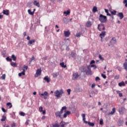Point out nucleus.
<instances>
[{"mask_svg":"<svg viewBox=\"0 0 127 127\" xmlns=\"http://www.w3.org/2000/svg\"><path fill=\"white\" fill-rule=\"evenodd\" d=\"M20 116H21L22 117H24L25 116V113L24 112H20L19 113Z\"/></svg>","mask_w":127,"mask_h":127,"instance_id":"obj_43","label":"nucleus"},{"mask_svg":"<svg viewBox=\"0 0 127 127\" xmlns=\"http://www.w3.org/2000/svg\"><path fill=\"white\" fill-rule=\"evenodd\" d=\"M117 16L120 17V19H123L124 18V13L123 12H119Z\"/></svg>","mask_w":127,"mask_h":127,"instance_id":"obj_16","label":"nucleus"},{"mask_svg":"<svg viewBox=\"0 0 127 127\" xmlns=\"http://www.w3.org/2000/svg\"><path fill=\"white\" fill-rule=\"evenodd\" d=\"M86 75H92L93 72H92V70H91V67L90 65L87 66V70L85 71Z\"/></svg>","mask_w":127,"mask_h":127,"instance_id":"obj_8","label":"nucleus"},{"mask_svg":"<svg viewBox=\"0 0 127 127\" xmlns=\"http://www.w3.org/2000/svg\"><path fill=\"white\" fill-rule=\"evenodd\" d=\"M124 69L126 70V71H127V62H125L124 64Z\"/></svg>","mask_w":127,"mask_h":127,"instance_id":"obj_34","label":"nucleus"},{"mask_svg":"<svg viewBox=\"0 0 127 127\" xmlns=\"http://www.w3.org/2000/svg\"><path fill=\"white\" fill-rule=\"evenodd\" d=\"M109 16H111V17H112V19H114V15L110 14V15H109Z\"/></svg>","mask_w":127,"mask_h":127,"instance_id":"obj_59","label":"nucleus"},{"mask_svg":"<svg viewBox=\"0 0 127 127\" xmlns=\"http://www.w3.org/2000/svg\"><path fill=\"white\" fill-rule=\"evenodd\" d=\"M5 120H6V117L4 116H3L1 119V122H5Z\"/></svg>","mask_w":127,"mask_h":127,"instance_id":"obj_33","label":"nucleus"},{"mask_svg":"<svg viewBox=\"0 0 127 127\" xmlns=\"http://www.w3.org/2000/svg\"><path fill=\"white\" fill-rule=\"evenodd\" d=\"M28 12L29 14H30L31 15H33V14H34V11L31 12V10L30 9L28 10Z\"/></svg>","mask_w":127,"mask_h":127,"instance_id":"obj_29","label":"nucleus"},{"mask_svg":"<svg viewBox=\"0 0 127 127\" xmlns=\"http://www.w3.org/2000/svg\"><path fill=\"white\" fill-rule=\"evenodd\" d=\"M118 85L119 87H122V86H126V84L124 81H122L121 82L119 83Z\"/></svg>","mask_w":127,"mask_h":127,"instance_id":"obj_27","label":"nucleus"},{"mask_svg":"<svg viewBox=\"0 0 127 127\" xmlns=\"http://www.w3.org/2000/svg\"><path fill=\"white\" fill-rule=\"evenodd\" d=\"M29 120H27L26 121V122H25V125H26V126H28V125H29Z\"/></svg>","mask_w":127,"mask_h":127,"instance_id":"obj_49","label":"nucleus"},{"mask_svg":"<svg viewBox=\"0 0 127 127\" xmlns=\"http://www.w3.org/2000/svg\"><path fill=\"white\" fill-rule=\"evenodd\" d=\"M43 113H42V114H43V115H45V114H46V112L45 111V110H43Z\"/></svg>","mask_w":127,"mask_h":127,"instance_id":"obj_57","label":"nucleus"},{"mask_svg":"<svg viewBox=\"0 0 127 127\" xmlns=\"http://www.w3.org/2000/svg\"><path fill=\"white\" fill-rule=\"evenodd\" d=\"M55 96L57 98V99H59V98H61L62 97V95L64 94V90L63 89H61L60 90H57L54 92Z\"/></svg>","mask_w":127,"mask_h":127,"instance_id":"obj_2","label":"nucleus"},{"mask_svg":"<svg viewBox=\"0 0 127 127\" xmlns=\"http://www.w3.org/2000/svg\"><path fill=\"white\" fill-rule=\"evenodd\" d=\"M1 79H2V80H4V79H5V74H4L2 75V76L1 77Z\"/></svg>","mask_w":127,"mask_h":127,"instance_id":"obj_44","label":"nucleus"},{"mask_svg":"<svg viewBox=\"0 0 127 127\" xmlns=\"http://www.w3.org/2000/svg\"><path fill=\"white\" fill-rule=\"evenodd\" d=\"M11 127H15V123H13V124L11 125Z\"/></svg>","mask_w":127,"mask_h":127,"instance_id":"obj_55","label":"nucleus"},{"mask_svg":"<svg viewBox=\"0 0 127 127\" xmlns=\"http://www.w3.org/2000/svg\"><path fill=\"white\" fill-rule=\"evenodd\" d=\"M123 3H126L125 6H126V7H127V2H123Z\"/></svg>","mask_w":127,"mask_h":127,"instance_id":"obj_64","label":"nucleus"},{"mask_svg":"<svg viewBox=\"0 0 127 127\" xmlns=\"http://www.w3.org/2000/svg\"><path fill=\"white\" fill-rule=\"evenodd\" d=\"M11 65H12V67H17V64H16V63H14L13 62H11L10 63Z\"/></svg>","mask_w":127,"mask_h":127,"instance_id":"obj_25","label":"nucleus"},{"mask_svg":"<svg viewBox=\"0 0 127 127\" xmlns=\"http://www.w3.org/2000/svg\"><path fill=\"white\" fill-rule=\"evenodd\" d=\"M93 24V23L90 21H88L86 23V27H91V26H92Z\"/></svg>","mask_w":127,"mask_h":127,"instance_id":"obj_15","label":"nucleus"},{"mask_svg":"<svg viewBox=\"0 0 127 127\" xmlns=\"http://www.w3.org/2000/svg\"><path fill=\"white\" fill-rule=\"evenodd\" d=\"M2 12L5 15H8V14H9V10H3Z\"/></svg>","mask_w":127,"mask_h":127,"instance_id":"obj_21","label":"nucleus"},{"mask_svg":"<svg viewBox=\"0 0 127 127\" xmlns=\"http://www.w3.org/2000/svg\"><path fill=\"white\" fill-rule=\"evenodd\" d=\"M39 95L40 97H44V98L45 99V100H46L47 97L49 96V93H48L47 91H45L44 93H40Z\"/></svg>","mask_w":127,"mask_h":127,"instance_id":"obj_7","label":"nucleus"},{"mask_svg":"<svg viewBox=\"0 0 127 127\" xmlns=\"http://www.w3.org/2000/svg\"><path fill=\"white\" fill-rule=\"evenodd\" d=\"M119 78H120V75H116L115 77V79H116V80H118V79H119Z\"/></svg>","mask_w":127,"mask_h":127,"instance_id":"obj_48","label":"nucleus"},{"mask_svg":"<svg viewBox=\"0 0 127 127\" xmlns=\"http://www.w3.org/2000/svg\"><path fill=\"white\" fill-rule=\"evenodd\" d=\"M11 58L13 61H16V57L14 55H12Z\"/></svg>","mask_w":127,"mask_h":127,"instance_id":"obj_31","label":"nucleus"},{"mask_svg":"<svg viewBox=\"0 0 127 127\" xmlns=\"http://www.w3.org/2000/svg\"><path fill=\"white\" fill-rule=\"evenodd\" d=\"M81 117H82V121L84 124H88L90 127H94L95 126L94 123L86 121V115L85 114H82Z\"/></svg>","mask_w":127,"mask_h":127,"instance_id":"obj_5","label":"nucleus"},{"mask_svg":"<svg viewBox=\"0 0 127 127\" xmlns=\"http://www.w3.org/2000/svg\"><path fill=\"white\" fill-rule=\"evenodd\" d=\"M6 106L7 107H9V109H11V108H12V105L10 103H7Z\"/></svg>","mask_w":127,"mask_h":127,"instance_id":"obj_36","label":"nucleus"},{"mask_svg":"<svg viewBox=\"0 0 127 127\" xmlns=\"http://www.w3.org/2000/svg\"><path fill=\"white\" fill-rule=\"evenodd\" d=\"M115 113H116V108H113L112 111L110 113H108V115L109 116H110V115H114V114H115Z\"/></svg>","mask_w":127,"mask_h":127,"instance_id":"obj_20","label":"nucleus"},{"mask_svg":"<svg viewBox=\"0 0 127 127\" xmlns=\"http://www.w3.org/2000/svg\"><path fill=\"white\" fill-rule=\"evenodd\" d=\"M71 56L73 59H76V53H74V52H71Z\"/></svg>","mask_w":127,"mask_h":127,"instance_id":"obj_24","label":"nucleus"},{"mask_svg":"<svg viewBox=\"0 0 127 127\" xmlns=\"http://www.w3.org/2000/svg\"><path fill=\"white\" fill-rule=\"evenodd\" d=\"M23 68L24 69L27 70V69L28 68V66L27 65H24Z\"/></svg>","mask_w":127,"mask_h":127,"instance_id":"obj_53","label":"nucleus"},{"mask_svg":"<svg viewBox=\"0 0 127 127\" xmlns=\"http://www.w3.org/2000/svg\"><path fill=\"white\" fill-rule=\"evenodd\" d=\"M22 75L23 76H24V75H25V69H24V68H23V71H22L21 73H18L19 77H21V76H22Z\"/></svg>","mask_w":127,"mask_h":127,"instance_id":"obj_17","label":"nucleus"},{"mask_svg":"<svg viewBox=\"0 0 127 127\" xmlns=\"http://www.w3.org/2000/svg\"><path fill=\"white\" fill-rule=\"evenodd\" d=\"M119 95L120 97H123V93H119Z\"/></svg>","mask_w":127,"mask_h":127,"instance_id":"obj_60","label":"nucleus"},{"mask_svg":"<svg viewBox=\"0 0 127 127\" xmlns=\"http://www.w3.org/2000/svg\"><path fill=\"white\" fill-rule=\"evenodd\" d=\"M35 40H29L28 42V45L30 46L31 44H33V43H35Z\"/></svg>","mask_w":127,"mask_h":127,"instance_id":"obj_18","label":"nucleus"},{"mask_svg":"<svg viewBox=\"0 0 127 127\" xmlns=\"http://www.w3.org/2000/svg\"><path fill=\"white\" fill-rule=\"evenodd\" d=\"M27 40H30V37H29V36H28L27 37Z\"/></svg>","mask_w":127,"mask_h":127,"instance_id":"obj_62","label":"nucleus"},{"mask_svg":"<svg viewBox=\"0 0 127 127\" xmlns=\"http://www.w3.org/2000/svg\"><path fill=\"white\" fill-rule=\"evenodd\" d=\"M68 125V123H65V122L62 121L60 123V125H59L57 123L53 124V127H64L65 126Z\"/></svg>","mask_w":127,"mask_h":127,"instance_id":"obj_4","label":"nucleus"},{"mask_svg":"<svg viewBox=\"0 0 127 127\" xmlns=\"http://www.w3.org/2000/svg\"><path fill=\"white\" fill-rule=\"evenodd\" d=\"M34 5L37 6V7H40V4H39V2L36 0H35L33 2Z\"/></svg>","mask_w":127,"mask_h":127,"instance_id":"obj_13","label":"nucleus"},{"mask_svg":"<svg viewBox=\"0 0 127 127\" xmlns=\"http://www.w3.org/2000/svg\"><path fill=\"white\" fill-rule=\"evenodd\" d=\"M66 110H67V107H63L60 111H57V112H56L55 116L57 117V118H60V119H63V115H62V114H63V111H66Z\"/></svg>","mask_w":127,"mask_h":127,"instance_id":"obj_1","label":"nucleus"},{"mask_svg":"<svg viewBox=\"0 0 127 127\" xmlns=\"http://www.w3.org/2000/svg\"><path fill=\"white\" fill-rule=\"evenodd\" d=\"M79 77V73L78 72L73 73L72 74V80H77L78 79V77Z\"/></svg>","mask_w":127,"mask_h":127,"instance_id":"obj_10","label":"nucleus"},{"mask_svg":"<svg viewBox=\"0 0 127 127\" xmlns=\"http://www.w3.org/2000/svg\"><path fill=\"white\" fill-rule=\"evenodd\" d=\"M39 111L40 113H42L43 112V108L42 107H40L39 108Z\"/></svg>","mask_w":127,"mask_h":127,"instance_id":"obj_38","label":"nucleus"},{"mask_svg":"<svg viewBox=\"0 0 127 127\" xmlns=\"http://www.w3.org/2000/svg\"><path fill=\"white\" fill-rule=\"evenodd\" d=\"M116 42H117V40L115 38H112L110 41V43H112V44H115Z\"/></svg>","mask_w":127,"mask_h":127,"instance_id":"obj_22","label":"nucleus"},{"mask_svg":"<svg viewBox=\"0 0 127 127\" xmlns=\"http://www.w3.org/2000/svg\"><path fill=\"white\" fill-rule=\"evenodd\" d=\"M90 67H92V68H94V69H97V66H96V65L95 64H91V66H90Z\"/></svg>","mask_w":127,"mask_h":127,"instance_id":"obj_39","label":"nucleus"},{"mask_svg":"<svg viewBox=\"0 0 127 127\" xmlns=\"http://www.w3.org/2000/svg\"><path fill=\"white\" fill-rule=\"evenodd\" d=\"M106 36V31H103L100 34V37L101 38V40L103 39V37Z\"/></svg>","mask_w":127,"mask_h":127,"instance_id":"obj_14","label":"nucleus"},{"mask_svg":"<svg viewBox=\"0 0 127 127\" xmlns=\"http://www.w3.org/2000/svg\"><path fill=\"white\" fill-rule=\"evenodd\" d=\"M31 61H33V60H35V58H34V56H33L32 58H31Z\"/></svg>","mask_w":127,"mask_h":127,"instance_id":"obj_56","label":"nucleus"},{"mask_svg":"<svg viewBox=\"0 0 127 127\" xmlns=\"http://www.w3.org/2000/svg\"><path fill=\"white\" fill-rule=\"evenodd\" d=\"M95 60H92L90 63V65H92V64H95Z\"/></svg>","mask_w":127,"mask_h":127,"instance_id":"obj_46","label":"nucleus"},{"mask_svg":"<svg viewBox=\"0 0 127 127\" xmlns=\"http://www.w3.org/2000/svg\"><path fill=\"white\" fill-rule=\"evenodd\" d=\"M64 14H66V16L68 15V14H70V11L67 10L64 12Z\"/></svg>","mask_w":127,"mask_h":127,"instance_id":"obj_35","label":"nucleus"},{"mask_svg":"<svg viewBox=\"0 0 127 127\" xmlns=\"http://www.w3.org/2000/svg\"><path fill=\"white\" fill-rule=\"evenodd\" d=\"M95 86V84H92L91 86V88L93 89V88H94Z\"/></svg>","mask_w":127,"mask_h":127,"instance_id":"obj_58","label":"nucleus"},{"mask_svg":"<svg viewBox=\"0 0 127 127\" xmlns=\"http://www.w3.org/2000/svg\"><path fill=\"white\" fill-rule=\"evenodd\" d=\"M104 10L106 12V13H107V15L110 16V15H111V14H110V13H109V10L107 9H104Z\"/></svg>","mask_w":127,"mask_h":127,"instance_id":"obj_30","label":"nucleus"},{"mask_svg":"<svg viewBox=\"0 0 127 127\" xmlns=\"http://www.w3.org/2000/svg\"><path fill=\"white\" fill-rule=\"evenodd\" d=\"M3 17V15L0 14V19H1Z\"/></svg>","mask_w":127,"mask_h":127,"instance_id":"obj_61","label":"nucleus"},{"mask_svg":"<svg viewBox=\"0 0 127 127\" xmlns=\"http://www.w3.org/2000/svg\"><path fill=\"white\" fill-rule=\"evenodd\" d=\"M117 69H118V70L119 71H122V67H120V66H118V67H117Z\"/></svg>","mask_w":127,"mask_h":127,"instance_id":"obj_51","label":"nucleus"},{"mask_svg":"<svg viewBox=\"0 0 127 127\" xmlns=\"http://www.w3.org/2000/svg\"><path fill=\"white\" fill-rule=\"evenodd\" d=\"M111 13L113 15H116V14H117V11H116L115 10H114L113 11H111Z\"/></svg>","mask_w":127,"mask_h":127,"instance_id":"obj_32","label":"nucleus"},{"mask_svg":"<svg viewBox=\"0 0 127 127\" xmlns=\"http://www.w3.org/2000/svg\"><path fill=\"white\" fill-rule=\"evenodd\" d=\"M67 92L68 93V95H70V94H71V89H68L67 90Z\"/></svg>","mask_w":127,"mask_h":127,"instance_id":"obj_47","label":"nucleus"},{"mask_svg":"<svg viewBox=\"0 0 127 127\" xmlns=\"http://www.w3.org/2000/svg\"><path fill=\"white\" fill-rule=\"evenodd\" d=\"M1 110L3 113H5V112H6V111H5V109H4V108H1Z\"/></svg>","mask_w":127,"mask_h":127,"instance_id":"obj_54","label":"nucleus"},{"mask_svg":"<svg viewBox=\"0 0 127 127\" xmlns=\"http://www.w3.org/2000/svg\"><path fill=\"white\" fill-rule=\"evenodd\" d=\"M64 34L65 37H69V36H70V32L68 31H64Z\"/></svg>","mask_w":127,"mask_h":127,"instance_id":"obj_19","label":"nucleus"},{"mask_svg":"<svg viewBox=\"0 0 127 127\" xmlns=\"http://www.w3.org/2000/svg\"><path fill=\"white\" fill-rule=\"evenodd\" d=\"M99 59H100V60H102V61H104V58H103L102 57V55H99Z\"/></svg>","mask_w":127,"mask_h":127,"instance_id":"obj_41","label":"nucleus"},{"mask_svg":"<svg viewBox=\"0 0 127 127\" xmlns=\"http://www.w3.org/2000/svg\"><path fill=\"white\" fill-rule=\"evenodd\" d=\"M98 19L101 23H106L107 21H108V18H107V16H105L102 14L99 15V17Z\"/></svg>","mask_w":127,"mask_h":127,"instance_id":"obj_3","label":"nucleus"},{"mask_svg":"<svg viewBox=\"0 0 127 127\" xmlns=\"http://www.w3.org/2000/svg\"><path fill=\"white\" fill-rule=\"evenodd\" d=\"M41 72H42L41 68L38 69L36 72L35 77H37L38 76H40L41 75Z\"/></svg>","mask_w":127,"mask_h":127,"instance_id":"obj_9","label":"nucleus"},{"mask_svg":"<svg viewBox=\"0 0 127 127\" xmlns=\"http://www.w3.org/2000/svg\"><path fill=\"white\" fill-rule=\"evenodd\" d=\"M92 11L94 13L97 12V11H98V8L97 7V6H94L93 7V8L92 9Z\"/></svg>","mask_w":127,"mask_h":127,"instance_id":"obj_26","label":"nucleus"},{"mask_svg":"<svg viewBox=\"0 0 127 127\" xmlns=\"http://www.w3.org/2000/svg\"><path fill=\"white\" fill-rule=\"evenodd\" d=\"M57 76H58V74L57 73H54V74H53L54 78H56V77H57Z\"/></svg>","mask_w":127,"mask_h":127,"instance_id":"obj_50","label":"nucleus"},{"mask_svg":"<svg viewBox=\"0 0 127 127\" xmlns=\"http://www.w3.org/2000/svg\"><path fill=\"white\" fill-rule=\"evenodd\" d=\"M125 107H120L119 108V113L121 115H123V114H124V113L125 112Z\"/></svg>","mask_w":127,"mask_h":127,"instance_id":"obj_12","label":"nucleus"},{"mask_svg":"<svg viewBox=\"0 0 127 127\" xmlns=\"http://www.w3.org/2000/svg\"><path fill=\"white\" fill-rule=\"evenodd\" d=\"M44 80H45L47 83H49V82H50V79H49V77H48V76L45 77Z\"/></svg>","mask_w":127,"mask_h":127,"instance_id":"obj_28","label":"nucleus"},{"mask_svg":"<svg viewBox=\"0 0 127 127\" xmlns=\"http://www.w3.org/2000/svg\"><path fill=\"white\" fill-rule=\"evenodd\" d=\"M6 60H7V61H9L10 62H12V60L11 59L9 58V57H7L6 58Z\"/></svg>","mask_w":127,"mask_h":127,"instance_id":"obj_42","label":"nucleus"},{"mask_svg":"<svg viewBox=\"0 0 127 127\" xmlns=\"http://www.w3.org/2000/svg\"><path fill=\"white\" fill-rule=\"evenodd\" d=\"M71 112L69 111H64V115L63 116V119H66L67 118V116H69V115H70Z\"/></svg>","mask_w":127,"mask_h":127,"instance_id":"obj_11","label":"nucleus"},{"mask_svg":"<svg viewBox=\"0 0 127 127\" xmlns=\"http://www.w3.org/2000/svg\"><path fill=\"white\" fill-rule=\"evenodd\" d=\"M95 80H96V81H100V80H101V79H100V77H99V76H97V77H96V78H95Z\"/></svg>","mask_w":127,"mask_h":127,"instance_id":"obj_52","label":"nucleus"},{"mask_svg":"<svg viewBox=\"0 0 127 127\" xmlns=\"http://www.w3.org/2000/svg\"><path fill=\"white\" fill-rule=\"evenodd\" d=\"M101 76L103 77L104 79H106V78H107V76L104 74V73L101 74Z\"/></svg>","mask_w":127,"mask_h":127,"instance_id":"obj_45","label":"nucleus"},{"mask_svg":"<svg viewBox=\"0 0 127 127\" xmlns=\"http://www.w3.org/2000/svg\"><path fill=\"white\" fill-rule=\"evenodd\" d=\"M60 65L63 68H66L67 67V65H66V64H64V62L61 63L60 64Z\"/></svg>","mask_w":127,"mask_h":127,"instance_id":"obj_23","label":"nucleus"},{"mask_svg":"<svg viewBox=\"0 0 127 127\" xmlns=\"http://www.w3.org/2000/svg\"><path fill=\"white\" fill-rule=\"evenodd\" d=\"M100 125L102 126V125H104V121L103 120V119H100Z\"/></svg>","mask_w":127,"mask_h":127,"instance_id":"obj_37","label":"nucleus"},{"mask_svg":"<svg viewBox=\"0 0 127 127\" xmlns=\"http://www.w3.org/2000/svg\"><path fill=\"white\" fill-rule=\"evenodd\" d=\"M45 116H43L42 117V120H45Z\"/></svg>","mask_w":127,"mask_h":127,"instance_id":"obj_63","label":"nucleus"},{"mask_svg":"<svg viewBox=\"0 0 127 127\" xmlns=\"http://www.w3.org/2000/svg\"><path fill=\"white\" fill-rule=\"evenodd\" d=\"M97 28L99 31H102V30H105V29H106L104 24H98Z\"/></svg>","mask_w":127,"mask_h":127,"instance_id":"obj_6","label":"nucleus"},{"mask_svg":"<svg viewBox=\"0 0 127 127\" xmlns=\"http://www.w3.org/2000/svg\"><path fill=\"white\" fill-rule=\"evenodd\" d=\"M75 36L76 37H81V33L79 32V33H76Z\"/></svg>","mask_w":127,"mask_h":127,"instance_id":"obj_40","label":"nucleus"}]
</instances>
